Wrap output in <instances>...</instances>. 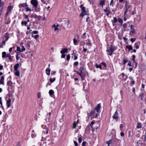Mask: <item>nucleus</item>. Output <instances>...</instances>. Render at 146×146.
<instances>
[{
	"instance_id": "b1692460",
	"label": "nucleus",
	"mask_w": 146,
	"mask_h": 146,
	"mask_svg": "<svg viewBox=\"0 0 146 146\" xmlns=\"http://www.w3.org/2000/svg\"><path fill=\"white\" fill-rule=\"evenodd\" d=\"M77 73L81 77L82 79H83L84 78V75H83L82 74V72H77Z\"/></svg>"
},
{
	"instance_id": "0e129e2a",
	"label": "nucleus",
	"mask_w": 146,
	"mask_h": 146,
	"mask_svg": "<svg viewBox=\"0 0 146 146\" xmlns=\"http://www.w3.org/2000/svg\"><path fill=\"white\" fill-rule=\"evenodd\" d=\"M122 74L123 77L124 76H125L126 77V78L125 79V80L127 78V76L126 75H125L123 73H122Z\"/></svg>"
},
{
	"instance_id": "423d86ee",
	"label": "nucleus",
	"mask_w": 146,
	"mask_h": 146,
	"mask_svg": "<svg viewBox=\"0 0 146 146\" xmlns=\"http://www.w3.org/2000/svg\"><path fill=\"white\" fill-rule=\"evenodd\" d=\"M5 100L7 102V108L9 107V94H8L5 97Z\"/></svg>"
},
{
	"instance_id": "864d4df0",
	"label": "nucleus",
	"mask_w": 146,
	"mask_h": 146,
	"mask_svg": "<svg viewBox=\"0 0 146 146\" xmlns=\"http://www.w3.org/2000/svg\"><path fill=\"white\" fill-rule=\"evenodd\" d=\"M38 33V32L37 31H34L32 33H33L34 34H37Z\"/></svg>"
},
{
	"instance_id": "79ce46f5",
	"label": "nucleus",
	"mask_w": 146,
	"mask_h": 146,
	"mask_svg": "<svg viewBox=\"0 0 146 146\" xmlns=\"http://www.w3.org/2000/svg\"><path fill=\"white\" fill-rule=\"evenodd\" d=\"M128 60L126 59H124L123 60V64H125L127 62Z\"/></svg>"
},
{
	"instance_id": "a211bd4d",
	"label": "nucleus",
	"mask_w": 146,
	"mask_h": 146,
	"mask_svg": "<svg viewBox=\"0 0 146 146\" xmlns=\"http://www.w3.org/2000/svg\"><path fill=\"white\" fill-rule=\"evenodd\" d=\"M50 71L51 70L49 69V67L47 68L46 70V74L48 76L50 74Z\"/></svg>"
},
{
	"instance_id": "58836bf2",
	"label": "nucleus",
	"mask_w": 146,
	"mask_h": 146,
	"mask_svg": "<svg viewBox=\"0 0 146 146\" xmlns=\"http://www.w3.org/2000/svg\"><path fill=\"white\" fill-rule=\"evenodd\" d=\"M76 122L74 121L73 123V126L72 127L73 128H75L77 126V124L76 123Z\"/></svg>"
},
{
	"instance_id": "f03ea898",
	"label": "nucleus",
	"mask_w": 146,
	"mask_h": 146,
	"mask_svg": "<svg viewBox=\"0 0 146 146\" xmlns=\"http://www.w3.org/2000/svg\"><path fill=\"white\" fill-rule=\"evenodd\" d=\"M9 13V5L8 6L7 8V11L5 15V23L7 24H9V17L8 15Z\"/></svg>"
},
{
	"instance_id": "f8f14e48",
	"label": "nucleus",
	"mask_w": 146,
	"mask_h": 146,
	"mask_svg": "<svg viewBox=\"0 0 146 146\" xmlns=\"http://www.w3.org/2000/svg\"><path fill=\"white\" fill-rule=\"evenodd\" d=\"M2 57L3 58L9 57V54L8 53L6 55V52H3L2 53Z\"/></svg>"
},
{
	"instance_id": "3c124183",
	"label": "nucleus",
	"mask_w": 146,
	"mask_h": 146,
	"mask_svg": "<svg viewBox=\"0 0 146 146\" xmlns=\"http://www.w3.org/2000/svg\"><path fill=\"white\" fill-rule=\"evenodd\" d=\"M23 15L24 16H25V17H24L25 19H27L29 18L28 15H26L25 14H23Z\"/></svg>"
},
{
	"instance_id": "09e8293b",
	"label": "nucleus",
	"mask_w": 146,
	"mask_h": 146,
	"mask_svg": "<svg viewBox=\"0 0 146 146\" xmlns=\"http://www.w3.org/2000/svg\"><path fill=\"white\" fill-rule=\"evenodd\" d=\"M3 126H4V129H5V130L7 129V125H6V124H5L3 125Z\"/></svg>"
},
{
	"instance_id": "412c9836",
	"label": "nucleus",
	"mask_w": 146,
	"mask_h": 146,
	"mask_svg": "<svg viewBox=\"0 0 146 146\" xmlns=\"http://www.w3.org/2000/svg\"><path fill=\"white\" fill-rule=\"evenodd\" d=\"M21 25L22 26L24 25L25 26H27V22L26 21H22L21 22Z\"/></svg>"
},
{
	"instance_id": "2eb2a0df",
	"label": "nucleus",
	"mask_w": 146,
	"mask_h": 146,
	"mask_svg": "<svg viewBox=\"0 0 146 146\" xmlns=\"http://www.w3.org/2000/svg\"><path fill=\"white\" fill-rule=\"evenodd\" d=\"M14 73L15 74L18 76H20L19 71L18 70H15Z\"/></svg>"
},
{
	"instance_id": "6e6d98bb",
	"label": "nucleus",
	"mask_w": 146,
	"mask_h": 146,
	"mask_svg": "<svg viewBox=\"0 0 146 146\" xmlns=\"http://www.w3.org/2000/svg\"><path fill=\"white\" fill-rule=\"evenodd\" d=\"M62 54L61 55V58H65L66 56V55L64 54Z\"/></svg>"
},
{
	"instance_id": "ea45409f",
	"label": "nucleus",
	"mask_w": 146,
	"mask_h": 146,
	"mask_svg": "<svg viewBox=\"0 0 146 146\" xmlns=\"http://www.w3.org/2000/svg\"><path fill=\"white\" fill-rule=\"evenodd\" d=\"M96 66L97 68H100L101 69H102L101 65H98L97 64H96Z\"/></svg>"
},
{
	"instance_id": "052dcab7",
	"label": "nucleus",
	"mask_w": 146,
	"mask_h": 146,
	"mask_svg": "<svg viewBox=\"0 0 146 146\" xmlns=\"http://www.w3.org/2000/svg\"><path fill=\"white\" fill-rule=\"evenodd\" d=\"M102 64L105 67H106V64L105 62H102Z\"/></svg>"
},
{
	"instance_id": "dca6fc26",
	"label": "nucleus",
	"mask_w": 146,
	"mask_h": 146,
	"mask_svg": "<svg viewBox=\"0 0 146 146\" xmlns=\"http://www.w3.org/2000/svg\"><path fill=\"white\" fill-rule=\"evenodd\" d=\"M104 11L106 13V15L107 16H108L110 13V11L109 9H108V8H106V9L104 10Z\"/></svg>"
},
{
	"instance_id": "37998d69",
	"label": "nucleus",
	"mask_w": 146,
	"mask_h": 146,
	"mask_svg": "<svg viewBox=\"0 0 146 146\" xmlns=\"http://www.w3.org/2000/svg\"><path fill=\"white\" fill-rule=\"evenodd\" d=\"M70 55L68 54L67 55V56L66 60L68 61L70 60Z\"/></svg>"
},
{
	"instance_id": "20e7f679",
	"label": "nucleus",
	"mask_w": 146,
	"mask_h": 146,
	"mask_svg": "<svg viewBox=\"0 0 146 146\" xmlns=\"http://www.w3.org/2000/svg\"><path fill=\"white\" fill-rule=\"evenodd\" d=\"M114 51V48L112 46L109 47L108 48L107 50L108 54H109L110 55H111L112 54Z\"/></svg>"
},
{
	"instance_id": "2f4dec72",
	"label": "nucleus",
	"mask_w": 146,
	"mask_h": 146,
	"mask_svg": "<svg viewBox=\"0 0 146 146\" xmlns=\"http://www.w3.org/2000/svg\"><path fill=\"white\" fill-rule=\"evenodd\" d=\"M35 18L40 20V19L41 17L39 16H38L35 14Z\"/></svg>"
},
{
	"instance_id": "39448f33",
	"label": "nucleus",
	"mask_w": 146,
	"mask_h": 146,
	"mask_svg": "<svg viewBox=\"0 0 146 146\" xmlns=\"http://www.w3.org/2000/svg\"><path fill=\"white\" fill-rule=\"evenodd\" d=\"M69 23L70 22L69 21L65 20L62 22L61 25H60V26L63 27L64 28V26H67L68 27V25Z\"/></svg>"
},
{
	"instance_id": "bb28decb",
	"label": "nucleus",
	"mask_w": 146,
	"mask_h": 146,
	"mask_svg": "<svg viewBox=\"0 0 146 146\" xmlns=\"http://www.w3.org/2000/svg\"><path fill=\"white\" fill-rule=\"evenodd\" d=\"M35 10L36 12H39L40 11V9L38 7V6L34 7Z\"/></svg>"
},
{
	"instance_id": "1a4fd4ad",
	"label": "nucleus",
	"mask_w": 146,
	"mask_h": 146,
	"mask_svg": "<svg viewBox=\"0 0 146 146\" xmlns=\"http://www.w3.org/2000/svg\"><path fill=\"white\" fill-rule=\"evenodd\" d=\"M42 127L43 129H46L45 131H46V134H47L48 132V127L46 126L43 124L42 125ZM43 131L44 132L45 131Z\"/></svg>"
},
{
	"instance_id": "6ab92c4d",
	"label": "nucleus",
	"mask_w": 146,
	"mask_h": 146,
	"mask_svg": "<svg viewBox=\"0 0 146 146\" xmlns=\"http://www.w3.org/2000/svg\"><path fill=\"white\" fill-rule=\"evenodd\" d=\"M68 50L67 48H64L62 50L60 51V52L61 54H64V53L67 52Z\"/></svg>"
},
{
	"instance_id": "9b49d317",
	"label": "nucleus",
	"mask_w": 146,
	"mask_h": 146,
	"mask_svg": "<svg viewBox=\"0 0 146 146\" xmlns=\"http://www.w3.org/2000/svg\"><path fill=\"white\" fill-rule=\"evenodd\" d=\"M113 118L114 119H117L118 118V113L117 111L115 112L114 115L113 116Z\"/></svg>"
},
{
	"instance_id": "a18cd8bd",
	"label": "nucleus",
	"mask_w": 146,
	"mask_h": 146,
	"mask_svg": "<svg viewBox=\"0 0 146 146\" xmlns=\"http://www.w3.org/2000/svg\"><path fill=\"white\" fill-rule=\"evenodd\" d=\"M84 70V67L83 66H81L80 68V69H79V70L80 71V72H82V71Z\"/></svg>"
},
{
	"instance_id": "72a5a7b5",
	"label": "nucleus",
	"mask_w": 146,
	"mask_h": 146,
	"mask_svg": "<svg viewBox=\"0 0 146 146\" xmlns=\"http://www.w3.org/2000/svg\"><path fill=\"white\" fill-rule=\"evenodd\" d=\"M112 142V139H110L109 141H106V143L108 145H110L111 143Z\"/></svg>"
},
{
	"instance_id": "7ed1b4c3",
	"label": "nucleus",
	"mask_w": 146,
	"mask_h": 146,
	"mask_svg": "<svg viewBox=\"0 0 146 146\" xmlns=\"http://www.w3.org/2000/svg\"><path fill=\"white\" fill-rule=\"evenodd\" d=\"M80 7L82 11V12L80 14V16L81 17H83L84 15H87V12L85 9V8L83 7V5H81L80 6Z\"/></svg>"
},
{
	"instance_id": "cd10ccee",
	"label": "nucleus",
	"mask_w": 146,
	"mask_h": 146,
	"mask_svg": "<svg viewBox=\"0 0 146 146\" xmlns=\"http://www.w3.org/2000/svg\"><path fill=\"white\" fill-rule=\"evenodd\" d=\"M141 127L142 126L141 123L139 122L138 123H137V128L139 129L141 128Z\"/></svg>"
},
{
	"instance_id": "f704fd0d",
	"label": "nucleus",
	"mask_w": 146,
	"mask_h": 146,
	"mask_svg": "<svg viewBox=\"0 0 146 146\" xmlns=\"http://www.w3.org/2000/svg\"><path fill=\"white\" fill-rule=\"evenodd\" d=\"M55 80V78H50L49 80V81L51 83H52Z\"/></svg>"
},
{
	"instance_id": "4c0bfd02",
	"label": "nucleus",
	"mask_w": 146,
	"mask_h": 146,
	"mask_svg": "<svg viewBox=\"0 0 146 146\" xmlns=\"http://www.w3.org/2000/svg\"><path fill=\"white\" fill-rule=\"evenodd\" d=\"M127 24L126 23H124L123 25V28H124V29L125 30L127 28Z\"/></svg>"
},
{
	"instance_id": "c03bdc74",
	"label": "nucleus",
	"mask_w": 146,
	"mask_h": 146,
	"mask_svg": "<svg viewBox=\"0 0 146 146\" xmlns=\"http://www.w3.org/2000/svg\"><path fill=\"white\" fill-rule=\"evenodd\" d=\"M73 42L74 43L75 45H76V43L77 42V40L75 38H74L73 39Z\"/></svg>"
},
{
	"instance_id": "0eeeda50",
	"label": "nucleus",
	"mask_w": 146,
	"mask_h": 146,
	"mask_svg": "<svg viewBox=\"0 0 146 146\" xmlns=\"http://www.w3.org/2000/svg\"><path fill=\"white\" fill-rule=\"evenodd\" d=\"M31 3L34 7L38 6V2L36 0H31Z\"/></svg>"
},
{
	"instance_id": "4d7b16f0",
	"label": "nucleus",
	"mask_w": 146,
	"mask_h": 146,
	"mask_svg": "<svg viewBox=\"0 0 146 146\" xmlns=\"http://www.w3.org/2000/svg\"><path fill=\"white\" fill-rule=\"evenodd\" d=\"M78 62L77 61L75 62L74 63V64L76 66L78 65Z\"/></svg>"
},
{
	"instance_id": "f3484780",
	"label": "nucleus",
	"mask_w": 146,
	"mask_h": 146,
	"mask_svg": "<svg viewBox=\"0 0 146 146\" xmlns=\"http://www.w3.org/2000/svg\"><path fill=\"white\" fill-rule=\"evenodd\" d=\"M59 26V25H58L57 24L56 25L55 24H54L53 25L52 27L54 28L55 31H56L58 29V27Z\"/></svg>"
},
{
	"instance_id": "e2e57ef3",
	"label": "nucleus",
	"mask_w": 146,
	"mask_h": 146,
	"mask_svg": "<svg viewBox=\"0 0 146 146\" xmlns=\"http://www.w3.org/2000/svg\"><path fill=\"white\" fill-rule=\"evenodd\" d=\"M137 19H138V20H137L138 22H139L141 20V17L140 16L138 17Z\"/></svg>"
},
{
	"instance_id": "6e6552de",
	"label": "nucleus",
	"mask_w": 146,
	"mask_h": 146,
	"mask_svg": "<svg viewBox=\"0 0 146 146\" xmlns=\"http://www.w3.org/2000/svg\"><path fill=\"white\" fill-rule=\"evenodd\" d=\"M9 34L8 33H6L4 35V37L3 38L4 40L7 41L9 39Z\"/></svg>"
},
{
	"instance_id": "ddd939ff",
	"label": "nucleus",
	"mask_w": 146,
	"mask_h": 146,
	"mask_svg": "<svg viewBox=\"0 0 146 146\" xmlns=\"http://www.w3.org/2000/svg\"><path fill=\"white\" fill-rule=\"evenodd\" d=\"M100 104H98L95 108V110L97 112H98L100 109Z\"/></svg>"
},
{
	"instance_id": "a878e982",
	"label": "nucleus",
	"mask_w": 146,
	"mask_h": 146,
	"mask_svg": "<svg viewBox=\"0 0 146 146\" xmlns=\"http://www.w3.org/2000/svg\"><path fill=\"white\" fill-rule=\"evenodd\" d=\"M19 64L18 63L16 64L14 66V70H17L18 67L19 66Z\"/></svg>"
},
{
	"instance_id": "13d9d810",
	"label": "nucleus",
	"mask_w": 146,
	"mask_h": 146,
	"mask_svg": "<svg viewBox=\"0 0 146 146\" xmlns=\"http://www.w3.org/2000/svg\"><path fill=\"white\" fill-rule=\"evenodd\" d=\"M135 39L134 38H131V41L132 42L135 41Z\"/></svg>"
},
{
	"instance_id": "49530a36",
	"label": "nucleus",
	"mask_w": 146,
	"mask_h": 146,
	"mask_svg": "<svg viewBox=\"0 0 146 146\" xmlns=\"http://www.w3.org/2000/svg\"><path fill=\"white\" fill-rule=\"evenodd\" d=\"M118 22L121 23H122L123 22V20L122 19L119 18L118 19Z\"/></svg>"
},
{
	"instance_id": "c85d7f7f",
	"label": "nucleus",
	"mask_w": 146,
	"mask_h": 146,
	"mask_svg": "<svg viewBox=\"0 0 146 146\" xmlns=\"http://www.w3.org/2000/svg\"><path fill=\"white\" fill-rule=\"evenodd\" d=\"M143 97L144 95L143 93H142L139 96V97L141 98V100H143Z\"/></svg>"
},
{
	"instance_id": "4468645a",
	"label": "nucleus",
	"mask_w": 146,
	"mask_h": 146,
	"mask_svg": "<svg viewBox=\"0 0 146 146\" xmlns=\"http://www.w3.org/2000/svg\"><path fill=\"white\" fill-rule=\"evenodd\" d=\"M20 52H17L16 53V59L17 60H18L21 56V55L20 54Z\"/></svg>"
},
{
	"instance_id": "338daca9",
	"label": "nucleus",
	"mask_w": 146,
	"mask_h": 146,
	"mask_svg": "<svg viewBox=\"0 0 146 146\" xmlns=\"http://www.w3.org/2000/svg\"><path fill=\"white\" fill-rule=\"evenodd\" d=\"M2 97H0V104L1 105L2 104Z\"/></svg>"
},
{
	"instance_id": "c756f323",
	"label": "nucleus",
	"mask_w": 146,
	"mask_h": 146,
	"mask_svg": "<svg viewBox=\"0 0 146 146\" xmlns=\"http://www.w3.org/2000/svg\"><path fill=\"white\" fill-rule=\"evenodd\" d=\"M105 4V1L104 0H101L100 4V5H101L103 6Z\"/></svg>"
},
{
	"instance_id": "473e14b6",
	"label": "nucleus",
	"mask_w": 146,
	"mask_h": 146,
	"mask_svg": "<svg viewBox=\"0 0 146 146\" xmlns=\"http://www.w3.org/2000/svg\"><path fill=\"white\" fill-rule=\"evenodd\" d=\"M54 93V91L52 90H50L49 92V94L50 96L53 94Z\"/></svg>"
},
{
	"instance_id": "69168bd1",
	"label": "nucleus",
	"mask_w": 146,
	"mask_h": 146,
	"mask_svg": "<svg viewBox=\"0 0 146 146\" xmlns=\"http://www.w3.org/2000/svg\"><path fill=\"white\" fill-rule=\"evenodd\" d=\"M120 135L121 136L123 137L124 135V133L123 132H121L120 133Z\"/></svg>"
},
{
	"instance_id": "5fc2aeb1",
	"label": "nucleus",
	"mask_w": 146,
	"mask_h": 146,
	"mask_svg": "<svg viewBox=\"0 0 146 146\" xmlns=\"http://www.w3.org/2000/svg\"><path fill=\"white\" fill-rule=\"evenodd\" d=\"M21 49L22 51H23V52L25 50V48L23 46L22 47Z\"/></svg>"
},
{
	"instance_id": "a19ab883",
	"label": "nucleus",
	"mask_w": 146,
	"mask_h": 146,
	"mask_svg": "<svg viewBox=\"0 0 146 146\" xmlns=\"http://www.w3.org/2000/svg\"><path fill=\"white\" fill-rule=\"evenodd\" d=\"M32 36L35 39H37V38L39 37V35H35L34 36H33V35H32Z\"/></svg>"
},
{
	"instance_id": "680f3d73",
	"label": "nucleus",
	"mask_w": 146,
	"mask_h": 146,
	"mask_svg": "<svg viewBox=\"0 0 146 146\" xmlns=\"http://www.w3.org/2000/svg\"><path fill=\"white\" fill-rule=\"evenodd\" d=\"M42 1L44 4H46V5H47V3H46V1H45L44 0H42Z\"/></svg>"
},
{
	"instance_id": "393cba45",
	"label": "nucleus",
	"mask_w": 146,
	"mask_h": 146,
	"mask_svg": "<svg viewBox=\"0 0 146 146\" xmlns=\"http://www.w3.org/2000/svg\"><path fill=\"white\" fill-rule=\"evenodd\" d=\"M126 48L128 49L129 50H132V47L131 46L127 45L126 46Z\"/></svg>"
},
{
	"instance_id": "5701e85b",
	"label": "nucleus",
	"mask_w": 146,
	"mask_h": 146,
	"mask_svg": "<svg viewBox=\"0 0 146 146\" xmlns=\"http://www.w3.org/2000/svg\"><path fill=\"white\" fill-rule=\"evenodd\" d=\"M86 44V45L88 46H92L91 43L90 42V40L89 39H88L87 40Z\"/></svg>"
},
{
	"instance_id": "8fccbe9b",
	"label": "nucleus",
	"mask_w": 146,
	"mask_h": 146,
	"mask_svg": "<svg viewBox=\"0 0 146 146\" xmlns=\"http://www.w3.org/2000/svg\"><path fill=\"white\" fill-rule=\"evenodd\" d=\"M26 11L27 12H28V11H31V10L29 8L27 7L26 9Z\"/></svg>"
},
{
	"instance_id": "9d476101",
	"label": "nucleus",
	"mask_w": 146,
	"mask_h": 146,
	"mask_svg": "<svg viewBox=\"0 0 146 146\" xmlns=\"http://www.w3.org/2000/svg\"><path fill=\"white\" fill-rule=\"evenodd\" d=\"M130 27V28H131V29L130 32L131 33H132L133 34L135 33V30L134 29L133 25H131Z\"/></svg>"
},
{
	"instance_id": "603ef678",
	"label": "nucleus",
	"mask_w": 146,
	"mask_h": 146,
	"mask_svg": "<svg viewBox=\"0 0 146 146\" xmlns=\"http://www.w3.org/2000/svg\"><path fill=\"white\" fill-rule=\"evenodd\" d=\"M113 0H111V3L110 4V5H111L113 7Z\"/></svg>"
},
{
	"instance_id": "f257e3e1",
	"label": "nucleus",
	"mask_w": 146,
	"mask_h": 146,
	"mask_svg": "<svg viewBox=\"0 0 146 146\" xmlns=\"http://www.w3.org/2000/svg\"><path fill=\"white\" fill-rule=\"evenodd\" d=\"M125 11L124 15H126L128 11H130L132 9L131 6L129 4V2L127 1H125V4L124 7Z\"/></svg>"
},
{
	"instance_id": "4be33fe9",
	"label": "nucleus",
	"mask_w": 146,
	"mask_h": 146,
	"mask_svg": "<svg viewBox=\"0 0 146 146\" xmlns=\"http://www.w3.org/2000/svg\"><path fill=\"white\" fill-rule=\"evenodd\" d=\"M4 77L2 76L0 79V84H3L4 83Z\"/></svg>"
},
{
	"instance_id": "c9c22d12",
	"label": "nucleus",
	"mask_w": 146,
	"mask_h": 146,
	"mask_svg": "<svg viewBox=\"0 0 146 146\" xmlns=\"http://www.w3.org/2000/svg\"><path fill=\"white\" fill-rule=\"evenodd\" d=\"M82 136H80V137L78 138V141L79 143H80L82 142Z\"/></svg>"
},
{
	"instance_id": "aec40b11",
	"label": "nucleus",
	"mask_w": 146,
	"mask_h": 146,
	"mask_svg": "<svg viewBox=\"0 0 146 146\" xmlns=\"http://www.w3.org/2000/svg\"><path fill=\"white\" fill-rule=\"evenodd\" d=\"M27 5L26 3L21 4H19V6L21 7H27Z\"/></svg>"
},
{
	"instance_id": "7c9ffc66",
	"label": "nucleus",
	"mask_w": 146,
	"mask_h": 146,
	"mask_svg": "<svg viewBox=\"0 0 146 146\" xmlns=\"http://www.w3.org/2000/svg\"><path fill=\"white\" fill-rule=\"evenodd\" d=\"M133 56V59H132V60L133 61V62H134V63H135V65H136V67L137 66V64L136 62L135 61V55H133L132 56Z\"/></svg>"
},
{
	"instance_id": "774afa93",
	"label": "nucleus",
	"mask_w": 146,
	"mask_h": 146,
	"mask_svg": "<svg viewBox=\"0 0 146 146\" xmlns=\"http://www.w3.org/2000/svg\"><path fill=\"white\" fill-rule=\"evenodd\" d=\"M131 133V131H128V134H129L128 135V137H130L131 136V135H130Z\"/></svg>"
},
{
	"instance_id": "e433bc0d",
	"label": "nucleus",
	"mask_w": 146,
	"mask_h": 146,
	"mask_svg": "<svg viewBox=\"0 0 146 146\" xmlns=\"http://www.w3.org/2000/svg\"><path fill=\"white\" fill-rule=\"evenodd\" d=\"M17 52H23V51H22V49H21L20 48V47H17Z\"/></svg>"
},
{
	"instance_id": "de8ad7c7",
	"label": "nucleus",
	"mask_w": 146,
	"mask_h": 146,
	"mask_svg": "<svg viewBox=\"0 0 146 146\" xmlns=\"http://www.w3.org/2000/svg\"><path fill=\"white\" fill-rule=\"evenodd\" d=\"M117 21V19L116 17H113V22L114 23H116Z\"/></svg>"
},
{
	"instance_id": "bf43d9fd",
	"label": "nucleus",
	"mask_w": 146,
	"mask_h": 146,
	"mask_svg": "<svg viewBox=\"0 0 146 146\" xmlns=\"http://www.w3.org/2000/svg\"><path fill=\"white\" fill-rule=\"evenodd\" d=\"M74 143L75 144V146H78V143L76 141H74Z\"/></svg>"
}]
</instances>
